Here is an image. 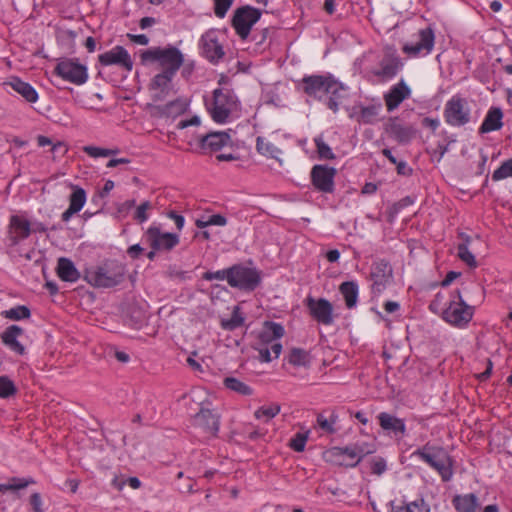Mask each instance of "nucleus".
Returning a JSON list of instances; mask_svg holds the SVG:
<instances>
[{"mask_svg":"<svg viewBox=\"0 0 512 512\" xmlns=\"http://www.w3.org/2000/svg\"><path fill=\"white\" fill-rule=\"evenodd\" d=\"M208 223L210 225L224 226L227 223V219L220 214H215L208 218Z\"/></svg>","mask_w":512,"mask_h":512,"instance_id":"nucleus-63","label":"nucleus"},{"mask_svg":"<svg viewBox=\"0 0 512 512\" xmlns=\"http://www.w3.org/2000/svg\"><path fill=\"white\" fill-rule=\"evenodd\" d=\"M339 291L345 299L346 306L349 309L355 307L358 298V285L353 281H346L340 285Z\"/></svg>","mask_w":512,"mask_h":512,"instance_id":"nucleus-34","label":"nucleus"},{"mask_svg":"<svg viewBox=\"0 0 512 512\" xmlns=\"http://www.w3.org/2000/svg\"><path fill=\"white\" fill-rule=\"evenodd\" d=\"M221 98L219 105L223 108H228L229 112H232L234 109L237 108V99L236 96L229 90H222L221 89Z\"/></svg>","mask_w":512,"mask_h":512,"instance_id":"nucleus-48","label":"nucleus"},{"mask_svg":"<svg viewBox=\"0 0 512 512\" xmlns=\"http://www.w3.org/2000/svg\"><path fill=\"white\" fill-rule=\"evenodd\" d=\"M503 112L499 107H491L479 128H502Z\"/></svg>","mask_w":512,"mask_h":512,"instance_id":"nucleus-35","label":"nucleus"},{"mask_svg":"<svg viewBox=\"0 0 512 512\" xmlns=\"http://www.w3.org/2000/svg\"><path fill=\"white\" fill-rule=\"evenodd\" d=\"M336 85V79L330 73L325 75H306L300 83L302 91L309 97L315 99H321L323 96H327L329 92Z\"/></svg>","mask_w":512,"mask_h":512,"instance_id":"nucleus-8","label":"nucleus"},{"mask_svg":"<svg viewBox=\"0 0 512 512\" xmlns=\"http://www.w3.org/2000/svg\"><path fill=\"white\" fill-rule=\"evenodd\" d=\"M380 427L388 432H392L395 435L404 434L406 426L403 419L397 418L386 412H382L378 415Z\"/></svg>","mask_w":512,"mask_h":512,"instance_id":"nucleus-27","label":"nucleus"},{"mask_svg":"<svg viewBox=\"0 0 512 512\" xmlns=\"http://www.w3.org/2000/svg\"><path fill=\"white\" fill-rule=\"evenodd\" d=\"M372 293L380 294L392 282L393 269L385 260L375 261L371 266Z\"/></svg>","mask_w":512,"mask_h":512,"instance_id":"nucleus-12","label":"nucleus"},{"mask_svg":"<svg viewBox=\"0 0 512 512\" xmlns=\"http://www.w3.org/2000/svg\"><path fill=\"white\" fill-rule=\"evenodd\" d=\"M457 250V255L461 261L466 263L471 268L477 267V261L474 255L469 251L468 247H466V244H458Z\"/></svg>","mask_w":512,"mask_h":512,"instance_id":"nucleus-46","label":"nucleus"},{"mask_svg":"<svg viewBox=\"0 0 512 512\" xmlns=\"http://www.w3.org/2000/svg\"><path fill=\"white\" fill-rule=\"evenodd\" d=\"M336 169L326 165H315L311 170L313 185L320 191L330 193L334 189Z\"/></svg>","mask_w":512,"mask_h":512,"instance_id":"nucleus-18","label":"nucleus"},{"mask_svg":"<svg viewBox=\"0 0 512 512\" xmlns=\"http://www.w3.org/2000/svg\"><path fill=\"white\" fill-rule=\"evenodd\" d=\"M512 177V158L504 161L492 174V180L499 181Z\"/></svg>","mask_w":512,"mask_h":512,"instance_id":"nucleus-44","label":"nucleus"},{"mask_svg":"<svg viewBox=\"0 0 512 512\" xmlns=\"http://www.w3.org/2000/svg\"><path fill=\"white\" fill-rule=\"evenodd\" d=\"M77 33L73 30H63L58 33L57 41L60 45L66 48L69 54L75 53L76 43L75 38Z\"/></svg>","mask_w":512,"mask_h":512,"instance_id":"nucleus-39","label":"nucleus"},{"mask_svg":"<svg viewBox=\"0 0 512 512\" xmlns=\"http://www.w3.org/2000/svg\"><path fill=\"white\" fill-rule=\"evenodd\" d=\"M386 132L388 137L395 139L399 143H406L412 137L411 130H386Z\"/></svg>","mask_w":512,"mask_h":512,"instance_id":"nucleus-52","label":"nucleus"},{"mask_svg":"<svg viewBox=\"0 0 512 512\" xmlns=\"http://www.w3.org/2000/svg\"><path fill=\"white\" fill-rule=\"evenodd\" d=\"M230 141V136L224 131H212L200 139L202 148H210L212 151L220 150Z\"/></svg>","mask_w":512,"mask_h":512,"instance_id":"nucleus-28","label":"nucleus"},{"mask_svg":"<svg viewBox=\"0 0 512 512\" xmlns=\"http://www.w3.org/2000/svg\"><path fill=\"white\" fill-rule=\"evenodd\" d=\"M453 503L458 512H476L478 507V499L472 493L464 496H455Z\"/></svg>","mask_w":512,"mask_h":512,"instance_id":"nucleus-33","label":"nucleus"},{"mask_svg":"<svg viewBox=\"0 0 512 512\" xmlns=\"http://www.w3.org/2000/svg\"><path fill=\"white\" fill-rule=\"evenodd\" d=\"M456 297L457 300H452L443 311V319L453 326L463 327L471 321L474 308L464 302L459 290L456 291Z\"/></svg>","mask_w":512,"mask_h":512,"instance_id":"nucleus-9","label":"nucleus"},{"mask_svg":"<svg viewBox=\"0 0 512 512\" xmlns=\"http://www.w3.org/2000/svg\"><path fill=\"white\" fill-rule=\"evenodd\" d=\"M53 73L75 85H82L88 80L87 67L78 58H59Z\"/></svg>","mask_w":512,"mask_h":512,"instance_id":"nucleus-4","label":"nucleus"},{"mask_svg":"<svg viewBox=\"0 0 512 512\" xmlns=\"http://www.w3.org/2000/svg\"><path fill=\"white\" fill-rule=\"evenodd\" d=\"M373 452L374 450L370 449L366 444H356L347 446L345 448L334 447L327 452V457L330 462H333L337 465H344V462L341 460V457L344 455H347L352 459L357 457V460L354 463L346 464V466L355 467L365 455L371 454Z\"/></svg>","mask_w":512,"mask_h":512,"instance_id":"nucleus-13","label":"nucleus"},{"mask_svg":"<svg viewBox=\"0 0 512 512\" xmlns=\"http://www.w3.org/2000/svg\"><path fill=\"white\" fill-rule=\"evenodd\" d=\"M57 274L63 281L67 282H75L80 277V273L76 269L74 263L65 257L58 259Z\"/></svg>","mask_w":512,"mask_h":512,"instance_id":"nucleus-29","label":"nucleus"},{"mask_svg":"<svg viewBox=\"0 0 512 512\" xmlns=\"http://www.w3.org/2000/svg\"><path fill=\"white\" fill-rule=\"evenodd\" d=\"M201 124L200 117L193 115L188 119H182L177 124V128H188L189 126H199Z\"/></svg>","mask_w":512,"mask_h":512,"instance_id":"nucleus-58","label":"nucleus"},{"mask_svg":"<svg viewBox=\"0 0 512 512\" xmlns=\"http://www.w3.org/2000/svg\"><path fill=\"white\" fill-rule=\"evenodd\" d=\"M279 412H280V406L279 405H274V406H271V407H261L260 409H258L255 412V417L258 418V419L262 418V417H266L267 419H271V418L275 417Z\"/></svg>","mask_w":512,"mask_h":512,"instance_id":"nucleus-54","label":"nucleus"},{"mask_svg":"<svg viewBox=\"0 0 512 512\" xmlns=\"http://www.w3.org/2000/svg\"><path fill=\"white\" fill-rule=\"evenodd\" d=\"M337 420V416L335 414L331 415L330 421L325 419L322 414H319L317 417V423L318 425L328 433H334V428L332 426L333 423H335Z\"/></svg>","mask_w":512,"mask_h":512,"instance_id":"nucleus-55","label":"nucleus"},{"mask_svg":"<svg viewBox=\"0 0 512 512\" xmlns=\"http://www.w3.org/2000/svg\"><path fill=\"white\" fill-rule=\"evenodd\" d=\"M30 505L33 512H44L42 509V498L39 493L35 492L30 496Z\"/></svg>","mask_w":512,"mask_h":512,"instance_id":"nucleus-60","label":"nucleus"},{"mask_svg":"<svg viewBox=\"0 0 512 512\" xmlns=\"http://www.w3.org/2000/svg\"><path fill=\"white\" fill-rule=\"evenodd\" d=\"M228 269H225V270H219V271H216V272H211V271H208L206 273H204L203 275V278L205 280H213V279H217V280H224L226 279L228 281Z\"/></svg>","mask_w":512,"mask_h":512,"instance_id":"nucleus-56","label":"nucleus"},{"mask_svg":"<svg viewBox=\"0 0 512 512\" xmlns=\"http://www.w3.org/2000/svg\"><path fill=\"white\" fill-rule=\"evenodd\" d=\"M307 438L308 433H297L295 437L290 440L289 446L297 452H302L305 448Z\"/></svg>","mask_w":512,"mask_h":512,"instance_id":"nucleus-53","label":"nucleus"},{"mask_svg":"<svg viewBox=\"0 0 512 512\" xmlns=\"http://www.w3.org/2000/svg\"><path fill=\"white\" fill-rule=\"evenodd\" d=\"M315 144L317 147V152L320 158L322 159H334L335 155L333 154L331 148L326 144L322 137L315 138Z\"/></svg>","mask_w":512,"mask_h":512,"instance_id":"nucleus-49","label":"nucleus"},{"mask_svg":"<svg viewBox=\"0 0 512 512\" xmlns=\"http://www.w3.org/2000/svg\"><path fill=\"white\" fill-rule=\"evenodd\" d=\"M16 392L17 388L13 381L10 380L7 376H0V397L9 398L15 395Z\"/></svg>","mask_w":512,"mask_h":512,"instance_id":"nucleus-45","label":"nucleus"},{"mask_svg":"<svg viewBox=\"0 0 512 512\" xmlns=\"http://www.w3.org/2000/svg\"><path fill=\"white\" fill-rule=\"evenodd\" d=\"M412 455L419 457L435 469L441 475L443 481L451 479L453 474L452 460L444 448L427 443L422 448L414 451Z\"/></svg>","mask_w":512,"mask_h":512,"instance_id":"nucleus-2","label":"nucleus"},{"mask_svg":"<svg viewBox=\"0 0 512 512\" xmlns=\"http://www.w3.org/2000/svg\"><path fill=\"white\" fill-rule=\"evenodd\" d=\"M189 101L186 98H177L163 106H158L159 113L166 117H176L187 111Z\"/></svg>","mask_w":512,"mask_h":512,"instance_id":"nucleus-30","label":"nucleus"},{"mask_svg":"<svg viewBox=\"0 0 512 512\" xmlns=\"http://www.w3.org/2000/svg\"><path fill=\"white\" fill-rule=\"evenodd\" d=\"M22 333L23 329L21 327L11 325L1 335L3 343L19 355H23L25 353V347L17 340Z\"/></svg>","mask_w":512,"mask_h":512,"instance_id":"nucleus-25","label":"nucleus"},{"mask_svg":"<svg viewBox=\"0 0 512 512\" xmlns=\"http://www.w3.org/2000/svg\"><path fill=\"white\" fill-rule=\"evenodd\" d=\"M419 40L416 43H406L402 51L413 57H417L420 54H428L434 47L435 35L431 27L421 29L418 33Z\"/></svg>","mask_w":512,"mask_h":512,"instance_id":"nucleus-14","label":"nucleus"},{"mask_svg":"<svg viewBox=\"0 0 512 512\" xmlns=\"http://www.w3.org/2000/svg\"><path fill=\"white\" fill-rule=\"evenodd\" d=\"M268 33H269V28H264V29L260 30L259 32L255 31L254 34L252 35V40L257 45H261L267 39Z\"/></svg>","mask_w":512,"mask_h":512,"instance_id":"nucleus-61","label":"nucleus"},{"mask_svg":"<svg viewBox=\"0 0 512 512\" xmlns=\"http://www.w3.org/2000/svg\"><path fill=\"white\" fill-rule=\"evenodd\" d=\"M73 193L69 197V206L78 212L83 208L86 201V192L84 189L71 185Z\"/></svg>","mask_w":512,"mask_h":512,"instance_id":"nucleus-41","label":"nucleus"},{"mask_svg":"<svg viewBox=\"0 0 512 512\" xmlns=\"http://www.w3.org/2000/svg\"><path fill=\"white\" fill-rule=\"evenodd\" d=\"M444 117L451 126H464L471 122L470 105L466 98L454 95L447 101L444 108Z\"/></svg>","mask_w":512,"mask_h":512,"instance_id":"nucleus-7","label":"nucleus"},{"mask_svg":"<svg viewBox=\"0 0 512 512\" xmlns=\"http://www.w3.org/2000/svg\"><path fill=\"white\" fill-rule=\"evenodd\" d=\"M223 384L227 389L240 395L249 396L253 393V390L247 384L235 377L224 378Z\"/></svg>","mask_w":512,"mask_h":512,"instance_id":"nucleus-38","label":"nucleus"},{"mask_svg":"<svg viewBox=\"0 0 512 512\" xmlns=\"http://www.w3.org/2000/svg\"><path fill=\"white\" fill-rule=\"evenodd\" d=\"M98 62L102 66L118 65L127 71L133 69V60L128 51L120 45L98 56Z\"/></svg>","mask_w":512,"mask_h":512,"instance_id":"nucleus-15","label":"nucleus"},{"mask_svg":"<svg viewBox=\"0 0 512 512\" xmlns=\"http://www.w3.org/2000/svg\"><path fill=\"white\" fill-rule=\"evenodd\" d=\"M220 99H222L221 89L218 88L213 91V101L211 105H208V103L206 102V106L210 113L211 118L217 124H225L231 112L228 111V108H223L219 105Z\"/></svg>","mask_w":512,"mask_h":512,"instance_id":"nucleus-26","label":"nucleus"},{"mask_svg":"<svg viewBox=\"0 0 512 512\" xmlns=\"http://www.w3.org/2000/svg\"><path fill=\"white\" fill-rule=\"evenodd\" d=\"M386 470V462L383 458L372 460V473L381 475Z\"/></svg>","mask_w":512,"mask_h":512,"instance_id":"nucleus-59","label":"nucleus"},{"mask_svg":"<svg viewBox=\"0 0 512 512\" xmlns=\"http://www.w3.org/2000/svg\"><path fill=\"white\" fill-rule=\"evenodd\" d=\"M4 317L11 320H20L30 316V310L23 305L17 306L2 313Z\"/></svg>","mask_w":512,"mask_h":512,"instance_id":"nucleus-47","label":"nucleus"},{"mask_svg":"<svg viewBox=\"0 0 512 512\" xmlns=\"http://www.w3.org/2000/svg\"><path fill=\"white\" fill-rule=\"evenodd\" d=\"M125 268L116 262H107L103 266L85 272V280L98 288H111L124 280Z\"/></svg>","mask_w":512,"mask_h":512,"instance_id":"nucleus-3","label":"nucleus"},{"mask_svg":"<svg viewBox=\"0 0 512 512\" xmlns=\"http://www.w3.org/2000/svg\"><path fill=\"white\" fill-rule=\"evenodd\" d=\"M244 322V318L242 317L240 313V308L238 306H235L232 312V316L228 320H222L221 326L225 330H234L237 327L241 326Z\"/></svg>","mask_w":512,"mask_h":512,"instance_id":"nucleus-43","label":"nucleus"},{"mask_svg":"<svg viewBox=\"0 0 512 512\" xmlns=\"http://www.w3.org/2000/svg\"><path fill=\"white\" fill-rule=\"evenodd\" d=\"M214 13L218 18H224L233 4V0H213Z\"/></svg>","mask_w":512,"mask_h":512,"instance_id":"nucleus-50","label":"nucleus"},{"mask_svg":"<svg viewBox=\"0 0 512 512\" xmlns=\"http://www.w3.org/2000/svg\"><path fill=\"white\" fill-rule=\"evenodd\" d=\"M410 94V88L404 80H401L399 83L394 85L384 96L387 110L393 111L396 109L406 98L410 96Z\"/></svg>","mask_w":512,"mask_h":512,"instance_id":"nucleus-21","label":"nucleus"},{"mask_svg":"<svg viewBox=\"0 0 512 512\" xmlns=\"http://www.w3.org/2000/svg\"><path fill=\"white\" fill-rule=\"evenodd\" d=\"M403 67V62L396 50L387 48L379 62V68L372 71L373 75L381 81L393 79Z\"/></svg>","mask_w":512,"mask_h":512,"instance_id":"nucleus-11","label":"nucleus"},{"mask_svg":"<svg viewBox=\"0 0 512 512\" xmlns=\"http://www.w3.org/2000/svg\"><path fill=\"white\" fill-rule=\"evenodd\" d=\"M256 148L261 155L276 159L279 163H282L281 159L279 158V155L282 153V151L270 139L265 137H258Z\"/></svg>","mask_w":512,"mask_h":512,"instance_id":"nucleus-32","label":"nucleus"},{"mask_svg":"<svg viewBox=\"0 0 512 512\" xmlns=\"http://www.w3.org/2000/svg\"><path fill=\"white\" fill-rule=\"evenodd\" d=\"M34 483L35 481L33 479L12 477L7 483L0 484V493H5L7 491L17 493L19 490L24 489L28 485Z\"/></svg>","mask_w":512,"mask_h":512,"instance_id":"nucleus-37","label":"nucleus"},{"mask_svg":"<svg viewBox=\"0 0 512 512\" xmlns=\"http://www.w3.org/2000/svg\"><path fill=\"white\" fill-rule=\"evenodd\" d=\"M151 208V204L149 201L143 202L136 211L135 218L140 221L144 222L147 220L148 216L146 214V211Z\"/></svg>","mask_w":512,"mask_h":512,"instance_id":"nucleus-57","label":"nucleus"},{"mask_svg":"<svg viewBox=\"0 0 512 512\" xmlns=\"http://www.w3.org/2000/svg\"><path fill=\"white\" fill-rule=\"evenodd\" d=\"M344 90V85L336 80L335 87L327 92V96H325L326 106L333 112L338 111L339 105L341 103L340 100L342 98L341 91Z\"/></svg>","mask_w":512,"mask_h":512,"instance_id":"nucleus-36","label":"nucleus"},{"mask_svg":"<svg viewBox=\"0 0 512 512\" xmlns=\"http://www.w3.org/2000/svg\"><path fill=\"white\" fill-rule=\"evenodd\" d=\"M176 74L161 71L156 74L149 83V90L154 91L152 100L155 102L165 100L173 91L172 80Z\"/></svg>","mask_w":512,"mask_h":512,"instance_id":"nucleus-19","label":"nucleus"},{"mask_svg":"<svg viewBox=\"0 0 512 512\" xmlns=\"http://www.w3.org/2000/svg\"><path fill=\"white\" fill-rule=\"evenodd\" d=\"M284 335V328L281 324L275 322H265L263 330L259 335L262 343H273Z\"/></svg>","mask_w":512,"mask_h":512,"instance_id":"nucleus-31","label":"nucleus"},{"mask_svg":"<svg viewBox=\"0 0 512 512\" xmlns=\"http://www.w3.org/2000/svg\"><path fill=\"white\" fill-rule=\"evenodd\" d=\"M228 272V284L247 291H253L262 278L259 270L244 265H234L228 268Z\"/></svg>","mask_w":512,"mask_h":512,"instance_id":"nucleus-5","label":"nucleus"},{"mask_svg":"<svg viewBox=\"0 0 512 512\" xmlns=\"http://www.w3.org/2000/svg\"><path fill=\"white\" fill-rule=\"evenodd\" d=\"M4 85L10 86L15 92L21 95L27 102L34 103L38 99V93L32 85L24 82L19 77H11Z\"/></svg>","mask_w":512,"mask_h":512,"instance_id":"nucleus-23","label":"nucleus"},{"mask_svg":"<svg viewBox=\"0 0 512 512\" xmlns=\"http://www.w3.org/2000/svg\"><path fill=\"white\" fill-rule=\"evenodd\" d=\"M146 242L153 250H171L179 243V237L173 233H162L157 227H150L145 233Z\"/></svg>","mask_w":512,"mask_h":512,"instance_id":"nucleus-16","label":"nucleus"},{"mask_svg":"<svg viewBox=\"0 0 512 512\" xmlns=\"http://www.w3.org/2000/svg\"><path fill=\"white\" fill-rule=\"evenodd\" d=\"M220 416L210 409L201 408L194 416V424L216 435L219 430Z\"/></svg>","mask_w":512,"mask_h":512,"instance_id":"nucleus-22","label":"nucleus"},{"mask_svg":"<svg viewBox=\"0 0 512 512\" xmlns=\"http://www.w3.org/2000/svg\"><path fill=\"white\" fill-rule=\"evenodd\" d=\"M140 62L142 65L158 63L163 72L176 74L184 62L182 52L175 46L151 47L141 52Z\"/></svg>","mask_w":512,"mask_h":512,"instance_id":"nucleus-1","label":"nucleus"},{"mask_svg":"<svg viewBox=\"0 0 512 512\" xmlns=\"http://www.w3.org/2000/svg\"><path fill=\"white\" fill-rule=\"evenodd\" d=\"M261 15L262 11L258 8L250 5L241 6L234 11L231 25L237 35L245 40L249 37L253 25L260 20Z\"/></svg>","mask_w":512,"mask_h":512,"instance_id":"nucleus-6","label":"nucleus"},{"mask_svg":"<svg viewBox=\"0 0 512 512\" xmlns=\"http://www.w3.org/2000/svg\"><path fill=\"white\" fill-rule=\"evenodd\" d=\"M306 305L309 309L310 315L319 323L324 325H331L333 323V307L332 304L324 299H314L308 297Z\"/></svg>","mask_w":512,"mask_h":512,"instance_id":"nucleus-17","label":"nucleus"},{"mask_svg":"<svg viewBox=\"0 0 512 512\" xmlns=\"http://www.w3.org/2000/svg\"><path fill=\"white\" fill-rule=\"evenodd\" d=\"M382 111V104H372L369 106H355L354 114L357 116V120L362 124L373 125L380 117Z\"/></svg>","mask_w":512,"mask_h":512,"instance_id":"nucleus-24","label":"nucleus"},{"mask_svg":"<svg viewBox=\"0 0 512 512\" xmlns=\"http://www.w3.org/2000/svg\"><path fill=\"white\" fill-rule=\"evenodd\" d=\"M200 54L211 64H218L225 56L223 45L219 41V31L207 30L199 40Z\"/></svg>","mask_w":512,"mask_h":512,"instance_id":"nucleus-10","label":"nucleus"},{"mask_svg":"<svg viewBox=\"0 0 512 512\" xmlns=\"http://www.w3.org/2000/svg\"><path fill=\"white\" fill-rule=\"evenodd\" d=\"M31 231L30 222L27 219L18 215L11 216L7 231L9 246L18 245L21 240L29 237Z\"/></svg>","mask_w":512,"mask_h":512,"instance_id":"nucleus-20","label":"nucleus"},{"mask_svg":"<svg viewBox=\"0 0 512 512\" xmlns=\"http://www.w3.org/2000/svg\"><path fill=\"white\" fill-rule=\"evenodd\" d=\"M127 37L134 43L139 45H147L149 43V38L145 34H127Z\"/></svg>","mask_w":512,"mask_h":512,"instance_id":"nucleus-62","label":"nucleus"},{"mask_svg":"<svg viewBox=\"0 0 512 512\" xmlns=\"http://www.w3.org/2000/svg\"><path fill=\"white\" fill-rule=\"evenodd\" d=\"M83 151L91 157H100V156L106 157V156L113 155L117 152V150L105 149V148H100V147H95V146H84Z\"/></svg>","mask_w":512,"mask_h":512,"instance_id":"nucleus-51","label":"nucleus"},{"mask_svg":"<svg viewBox=\"0 0 512 512\" xmlns=\"http://www.w3.org/2000/svg\"><path fill=\"white\" fill-rule=\"evenodd\" d=\"M309 353L301 348H292L289 353L288 362L294 366H307L309 364Z\"/></svg>","mask_w":512,"mask_h":512,"instance_id":"nucleus-40","label":"nucleus"},{"mask_svg":"<svg viewBox=\"0 0 512 512\" xmlns=\"http://www.w3.org/2000/svg\"><path fill=\"white\" fill-rule=\"evenodd\" d=\"M392 512H430V509L423 499H419L405 506L393 507Z\"/></svg>","mask_w":512,"mask_h":512,"instance_id":"nucleus-42","label":"nucleus"},{"mask_svg":"<svg viewBox=\"0 0 512 512\" xmlns=\"http://www.w3.org/2000/svg\"><path fill=\"white\" fill-rule=\"evenodd\" d=\"M396 165V168H397V173L399 175H404V176H408V175H411L412 173V169L410 167L407 166L406 162L404 161H397V163H395Z\"/></svg>","mask_w":512,"mask_h":512,"instance_id":"nucleus-64","label":"nucleus"}]
</instances>
